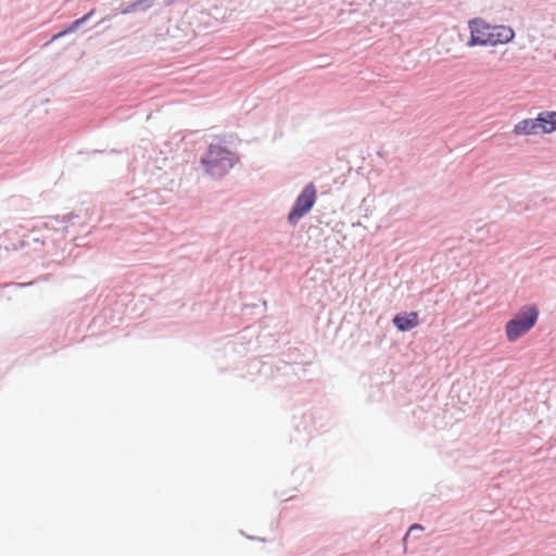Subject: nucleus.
Here are the masks:
<instances>
[{
	"label": "nucleus",
	"mask_w": 556,
	"mask_h": 556,
	"mask_svg": "<svg viewBox=\"0 0 556 556\" xmlns=\"http://www.w3.org/2000/svg\"><path fill=\"white\" fill-rule=\"evenodd\" d=\"M470 39L468 47L497 46L511 41L515 33L511 27L505 25H491L482 18L469 21Z\"/></svg>",
	"instance_id": "1"
},
{
	"label": "nucleus",
	"mask_w": 556,
	"mask_h": 556,
	"mask_svg": "<svg viewBox=\"0 0 556 556\" xmlns=\"http://www.w3.org/2000/svg\"><path fill=\"white\" fill-rule=\"evenodd\" d=\"M202 164L211 176L220 177L232 167L233 156L219 143H211L207 153L202 157Z\"/></svg>",
	"instance_id": "2"
},
{
	"label": "nucleus",
	"mask_w": 556,
	"mask_h": 556,
	"mask_svg": "<svg viewBox=\"0 0 556 556\" xmlns=\"http://www.w3.org/2000/svg\"><path fill=\"white\" fill-rule=\"evenodd\" d=\"M539 311L535 306H525L511 318L505 327L508 341L514 342L527 333L536 323Z\"/></svg>",
	"instance_id": "3"
},
{
	"label": "nucleus",
	"mask_w": 556,
	"mask_h": 556,
	"mask_svg": "<svg viewBox=\"0 0 556 556\" xmlns=\"http://www.w3.org/2000/svg\"><path fill=\"white\" fill-rule=\"evenodd\" d=\"M317 198V190L313 182L307 184L298 195L295 203L288 215V222L295 225L314 206Z\"/></svg>",
	"instance_id": "4"
},
{
	"label": "nucleus",
	"mask_w": 556,
	"mask_h": 556,
	"mask_svg": "<svg viewBox=\"0 0 556 556\" xmlns=\"http://www.w3.org/2000/svg\"><path fill=\"white\" fill-rule=\"evenodd\" d=\"M393 324L400 331H409L418 326L419 315L417 312L397 314L393 317Z\"/></svg>",
	"instance_id": "5"
},
{
	"label": "nucleus",
	"mask_w": 556,
	"mask_h": 556,
	"mask_svg": "<svg viewBox=\"0 0 556 556\" xmlns=\"http://www.w3.org/2000/svg\"><path fill=\"white\" fill-rule=\"evenodd\" d=\"M539 134H551L556 130V112L540 113L536 117Z\"/></svg>",
	"instance_id": "6"
},
{
	"label": "nucleus",
	"mask_w": 556,
	"mask_h": 556,
	"mask_svg": "<svg viewBox=\"0 0 556 556\" xmlns=\"http://www.w3.org/2000/svg\"><path fill=\"white\" fill-rule=\"evenodd\" d=\"M514 134L517 136L539 134L536 118H527L520 121L515 125Z\"/></svg>",
	"instance_id": "7"
},
{
	"label": "nucleus",
	"mask_w": 556,
	"mask_h": 556,
	"mask_svg": "<svg viewBox=\"0 0 556 556\" xmlns=\"http://www.w3.org/2000/svg\"><path fill=\"white\" fill-rule=\"evenodd\" d=\"M92 12H93V11L89 12L88 14H86L85 16H83L81 18H78V20H76L75 22H73V24L71 25V27H70L68 29L63 30V31H61V33H59V34L54 35V36L52 37V40H55V39H58V38H60V37L64 36L65 34H67V33H70V31L75 30L79 25H81L83 23H85V22L90 17V15L92 14Z\"/></svg>",
	"instance_id": "8"
},
{
	"label": "nucleus",
	"mask_w": 556,
	"mask_h": 556,
	"mask_svg": "<svg viewBox=\"0 0 556 556\" xmlns=\"http://www.w3.org/2000/svg\"><path fill=\"white\" fill-rule=\"evenodd\" d=\"M152 0H139L137 3L134 4V7L136 5H141V4H150Z\"/></svg>",
	"instance_id": "9"
},
{
	"label": "nucleus",
	"mask_w": 556,
	"mask_h": 556,
	"mask_svg": "<svg viewBox=\"0 0 556 556\" xmlns=\"http://www.w3.org/2000/svg\"><path fill=\"white\" fill-rule=\"evenodd\" d=\"M415 529L421 530L422 528H421V526H419V525H413V526L410 527V529H409V532H410V531H413V530H415Z\"/></svg>",
	"instance_id": "10"
}]
</instances>
